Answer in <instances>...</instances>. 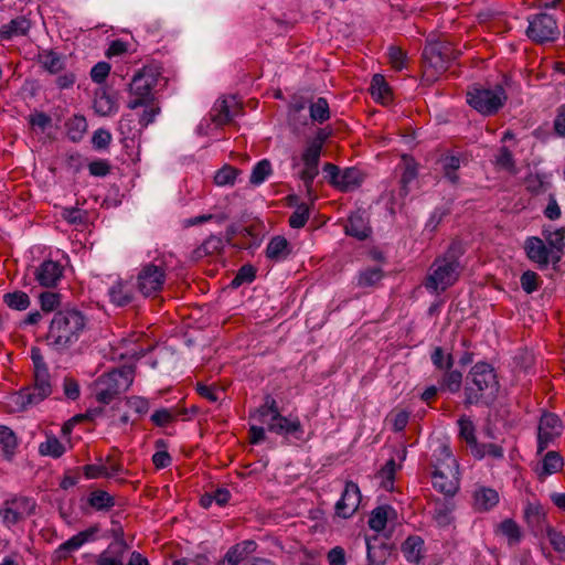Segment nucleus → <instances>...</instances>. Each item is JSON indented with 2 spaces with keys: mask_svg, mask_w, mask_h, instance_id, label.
Returning a JSON list of instances; mask_svg holds the SVG:
<instances>
[{
  "mask_svg": "<svg viewBox=\"0 0 565 565\" xmlns=\"http://www.w3.org/2000/svg\"><path fill=\"white\" fill-rule=\"evenodd\" d=\"M499 388L500 384L492 365L478 362L471 367L466 379L465 403L489 405L497 398Z\"/></svg>",
  "mask_w": 565,
  "mask_h": 565,
  "instance_id": "f257e3e1",
  "label": "nucleus"
},
{
  "mask_svg": "<svg viewBox=\"0 0 565 565\" xmlns=\"http://www.w3.org/2000/svg\"><path fill=\"white\" fill-rule=\"evenodd\" d=\"M86 326L84 315L75 309L57 311L46 334L47 344L57 351L76 343Z\"/></svg>",
  "mask_w": 565,
  "mask_h": 565,
  "instance_id": "f03ea898",
  "label": "nucleus"
},
{
  "mask_svg": "<svg viewBox=\"0 0 565 565\" xmlns=\"http://www.w3.org/2000/svg\"><path fill=\"white\" fill-rule=\"evenodd\" d=\"M460 246L451 244L447 252L431 263L424 286L431 292H444L451 287L460 276Z\"/></svg>",
  "mask_w": 565,
  "mask_h": 565,
  "instance_id": "7ed1b4c3",
  "label": "nucleus"
},
{
  "mask_svg": "<svg viewBox=\"0 0 565 565\" xmlns=\"http://www.w3.org/2000/svg\"><path fill=\"white\" fill-rule=\"evenodd\" d=\"M436 462L431 476L434 488L447 497L459 489V466L449 446L441 444L435 451Z\"/></svg>",
  "mask_w": 565,
  "mask_h": 565,
  "instance_id": "20e7f679",
  "label": "nucleus"
},
{
  "mask_svg": "<svg viewBox=\"0 0 565 565\" xmlns=\"http://www.w3.org/2000/svg\"><path fill=\"white\" fill-rule=\"evenodd\" d=\"M53 387L47 371H35L31 386L24 387L11 394L8 398L10 412H24L29 407L38 405L52 394Z\"/></svg>",
  "mask_w": 565,
  "mask_h": 565,
  "instance_id": "39448f33",
  "label": "nucleus"
},
{
  "mask_svg": "<svg viewBox=\"0 0 565 565\" xmlns=\"http://www.w3.org/2000/svg\"><path fill=\"white\" fill-rule=\"evenodd\" d=\"M134 382V371L130 367L114 369L100 375L93 384L95 399L108 405L120 393L127 391Z\"/></svg>",
  "mask_w": 565,
  "mask_h": 565,
  "instance_id": "423d86ee",
  "label": "nucleus"
},
{
  "mask_svg": "<svg viewBox=\"0 0 565 565\" xmlns=\"http://www.w3.org/2000/svg\"><path fill=\"white\" fill-rule=\"evenodd\" d=\"M159 75L154 67L145 66L132 76L128 86L127 108L137 109L148 102L156 100L153 89L158 84Z\"/></svg>",
  "mask_w": 565,
  "mask_h": 565,
  "instance_id": "0eeeda50",
  "label": "nucleus"
},
{
  "mask_svg": "<svg viewBox=\"0 0 565 565\" xmlns=\"http://www.w3.org/2000/svg\"><path fill=\"white\" fill-rule=\"evenodd\" d=\"M167 281V267L163 260L141 265L136 276V288L143 297H157Z\"/></svg>",
  "mask_w": 565,
  "mask_h": 565,
  "instance_id": "6e6552de",
  "label": "nucleus"
},
{
  "mask_svg": "<svg viewBox=\"0 0 565 565\" xmlns=\"http://www.w3.org/2000/svg\"><path fill=\"white\" fill-rule=\"evenodd\" d=\"M507 100V94L502 86L493 88L473 86L467 92V103L478 113L489 116L495 114Z\"/></svg>",
  "mask_w": 565,
  "mask_h": 565,
  "instance_id": "1a4fd4ad",
  "label": "nucleus"
},
{
  "mask_svg": "<svg viewBox=\"0 0 565 565\" xmlns=\"http://www.w3.org/2000/svg\"><path fill=\"white\" fill-rule=\"evenodd\" d=\"M525 34L532 42L544 44L556 41L561 31L554 15L540 12L527 17Z\"/></svg>",
  "mask_w": 565,
  "mask_h": 565,
  "instance_id": "9d476101",
  "label": "nucleus"
},
{
  "mask_svg": "<svg viewBox=\"0 0 565 565\" xmlns=\"http://www.w3.org/2000/svg\"><path fill=\"white\" fill-rule=\"evenodd\" d=\"M36 507V502L29 497H15L7 500L0 509V516L7 526H12L31 515Z\"/></svg>",
  "mask_w": 565,
  "mask_h": 565,
  "instance_id": "9b49d317",
  "label": "nucleus"
},
{
  "mask_svg": "<svg viewBox=\"0 0 565 565\" xmlns=\"http://www.w3.org/2000/svg\"><path fill=\"white\" fill-rule=\"evenodd\" d=\"M537 430V454H542L551 443L561 436L563 424L556 414L543 413Z\"/></svg>",
  "mask_w": 565,
  "mask_h": 565,
  "instance_id": "f8f14e48",
  "label": "nucleus"
},
{
  "mask_svg": "<svg viewBox=\"0 0 565 565\" xmlns=\"http://www.w3.org/2000/svg\"><path fill=\"white\" fill-rule=\"evenodd\" d=\"M321 152L317 147L307 143L300 157L303 167L298 172V177L303 182L308 194H311L313 181L319 174Z\"/></svg>",
  "mask_w": 565,
  "mask_h": 565,
  "instance_id": "ddd939ff",
  "label": "nucleus"
},
{
  "mask_svg": "<svg viewBox=\"0 0 565 565\" xmlns=\"http://www.w3.org/2000/svg\"><path fill=\"white\" fill-rule=\"evenodd\" d=\"M452 57L451 47L444 42H429L423 51L425 63L436 72H443Z\"/></svg>",
  "mask_w": 565,
  "mask_h": 565,
  "instance_id": "4468645a",
  "label": "nucleus"
},
{
  "mask_svg": "<svg viewBox=\"0 0 565 565\" xmlns=\"http://www.w3.org/2000/svg\"><path fill=\"white\" fill-rule=\"evenodd\" d=\"M523 248L529 260L534 263L539 269H545L553 264V254L545 242L537 236H529L524 241Z\"/></svg>",
  "mask_w": 565,
  "mask_h": 565,
  "instance_id": "2eb2a0df",
  "label": "nucleus"
},
{
  "mask_svg": "<svg viewBox=\"0 0 565 565\" xmlns=\"http://www.w3.org/2000/svg\"><path fill=\"white\" fill-rule=\"evenodd\" d=\"M241 111V106L235 96L218 98L211 111V120L218 127L230 124Z\"/></svg>",
  "mask_w": 565,
  "mask_h": 565,
  "instance_id": "dca6fc26",
  "label": "nucleus"
},
{
  "mask_svg": "<svg viewBox=\"0 0 565 565\" xmlns=\"http://www.w3.org/2000/svg\"><path fill=\"white\" fill-rule=\"evenodd\" d=\"M361 502V493L356 483L347 482L340 500L335 504L338 516L348 519L354 514Z\"/></svg>",
  "mask_w": 565,
  "mask_h": 565,
  "instance_id": "f3484780",
  "label": "nucleus"
},
{
  "mask_svg": "<svg viewBox=\"0 0 565 565\" xmlns=\"http://www.w3.org/2000/svg\"><path fill=\"white\" fill-rule=\"evenodd\" d=\"M140 107L143 108L142 114L140 115L138 120L140 128L137 129L136 132H134L129 127V125L132 122V119H130L129 116H124L119 122V130L122 135L135 138L136 134H140L142 129L152 124L157 115L160 113V107L158 106L156 100L148 102L147 104L141 105Z\"/></svg>",
  "mask_w": 565,
  "mask_h": 565,
  "instance_id": "a211bd4d",
  "label": "nucleus"
},
{
  "mask_svg": "<svg viewBox=\"0 0 565 565\" xmlns=\"http://www.w3.org/2000/svg\"><path fill=\"white\" fill-rule=\"evenodd\" d=\"M64 268L55 260L46 259L42 262L34 270V278L40 286L53 288L63 277Z\"/></svg>",
  "mask_w": 565,
  "mask_h": 565,
  "instance_id": "6ab92c4d",
  "label": "nucleus"
},
{
  "mask_svg": "<svg viewBox=\"0 0 565 565\" xmlns=\"http://www.w3.org/2000/svg\"><path fill=\"white\" fill-rule=\"evenodd\" d=\"M96 533V529H87L72 536L64 543H62L53 553L55 561L66 559L71 553L79 550L85 543L93 539Z\"/></svg>",
  "mask_w": 565,
  "mask_h": 565,
  "instance_id": "aec40b11",
  "label": "nucleus"
},
{
  "mask_svg": "<svg viewBox=\"0 0 565 565\" xmlns=\"http://www.w3.org/2000/svg\"><path fill=\"white\" fill-rule=\"evenodd\" d=\"M96 533V529H87L72 536L64 543H62L53 553L55 561L66 559L71 553L79 550L85 543L93 539Z\"/></svg>",
  "mask_w": 565,
  "mask_h": 565,
  "instance_id": "412c9836",
  "label": "nucleus"
},
{
  "mask_svg": "<svg viewBox=\"0 0 565 565\" xmlns=\"http://www.w3.org/2000/svg\"><path fill=\"white\" fill-rule=\"evenodd\" d=\"M121 471V463L114 460L110 456H108L104 462L86 465L83 467V472L87 479H97L102 477L111 478Z\"/></svg>",
  "mask_w": 565,
  "mask_h": 565,
  "instance_id": "4be33fe9",
  "label": "nucleus"
},
{
  "mask_svg": "<svg viewBox=\"0 0 565 565\" xmlns=\"http://www.w3.org/2000/svg\"><path fill=\"white\" fill-rule=\"evenodd\" d=\"M365 542L369 565H385L391 555L390 547L377 536Z\"/></svg>",
  "mask_w": 565,
  "mask_h": 565,
  "instance_id": "5701e85b",
  "label": "nucleus"
},
{
  "mask_svg": "<svg viewBox=\"0 0 565 565\" xmlns=\"http://www.w3.org/2000/svg\"><path fill=\"white\" fill-rule=\"evenodd\" d=\"M110 302L124 307L132 302L135 292L130 282L118 279L108 289Z\"/></svg>",
  "mask_w": 565,
  "mask_h": 565,
  "instance_id": "b1692460",
  "label": "nucleus"
},
{
  "mask_svg": "<svg viewBox=\"0 0 565 565\" xmlns=\"http://www.w3.org/2000/svg\"><path fill=\"white\" fill-rule=\"evenodd\" d=\"M268 429L278 435H295L297 437L303 433L298 418H288L281 414L268 423Z\"/></svg>",
  "mask_w": 565,
  "mask_h": 565,
  "instance_id": "393cba45",
  "label": "nucleus"
},
{
  "mask_svg": "<svg viewBox=\"0 0 565 565\" xmlns=\"http://www.w3.org/2000/svg\"><path fill=\"white\" fill-rule=\"evenodd\" d=\"M563 466V457L557 451L551 450L544 455L541 465L535 468V472L543 481L546 477L561 471Z\"/></svg>",
  "mask_w": 565,
  "mask_h": 565,
  "instance_id": "a878e982",
  "label": "nucleus"
},
{
  "mask_svg": "<svg viewBox=\"0 0 565 565\" xmlns=\"http://www.w3.org/2000/svg\"><path fill=\"white\" fill-rule=\"evenodd\" d=\"M543 236L545 238V244L548 248H551V252L553 254V265H556L561 262L563 254H564V247H565V230L564 228H557L555 231H543Z\"/></svg>",
  "mask_w": 565,
  "mask_h": 565,
  "instance_id": "bb28decb",
  "label": "nucleus"
},
{
  "mask_svg": "<svg viewBox=\"0 0 565 565\" xmlns=\"http://www.w3.org/2000/svg\"><path fill=\"white\" fill-rule=\"evenodd\" d=\"M30 29V20L25 17H18L0 28V39L9 41L13 38L23 36Z\"/></svg>",
  "mask_w": 565,
  "mask_h": 565,
  "instance_id": "cd10ccee",
  "label": "nucleus"
},
{
  "mask_svg": "<svg viewBox=\"0 0 565 565\" xmlns=\"http://www.w3.org/2000/svg\"><path fill=\"white\" fill-rule=\"evenodd\" d=\"M265 253L268 259L281 262L290 255L291 247L284 236H275L267 244Z\"/></svg>",
  "mask_w": 565,
  "mask_h": 565,
  "instance_id": "c85d7f7f",
  "label": "nucleus"
},
{
  "mask_svg": "<svg viewBox=\"0 0 565 565\" xmlns=\"http://www.w3.org/2000/svg\"><path fill=\"white\" fill-rule=\"evenodd\" d=\"M499 503V494L492 488L480 487L473 493V504L478 511H489Z\"/></svg>",
  "mask_w": 565,
  "mask_h": 565,
  "instance_id": "c756f323",
  "label": "nucleus"
},
{
  "mask_svg": "<svg viewBox=\"0 0 565 565\" xmlns=\"http://www.w3.org/2000/svg\"><path fill=\"white\" fill-rule=\"evenodd\" d=\"M364 180L363 172L354 167L341 170L337 188L341 191H351L361 185Z\"/></svg>",
  "mask_w": 565,
  "mask_h": 565,
  "instance_id": "7c9ffc66",
  "label": "nucleus"
},
{
  "mask_svg": "<svg viewBox=\"0 0 565 565\" xmlns=\"http://www.w3.org/2000/svg\"><path fill=\"white\" fill-rule=\"evenodd\" d=\"M306 104L302 100L294 102L289 106L288 124L295 132H300L308 125V117L303 113Z\"/></svg>",
  "mask_w": 565,
  "mask_h": 565,
  "instance_id": "2f4dec72",
  "label": "nucleus"
},
{
  "mask_svg": "<svg viewBox=\"0 0 565 565\" xmlns=\"http://www.w3.org/2000/svg\"><path fill=\"white\" fill-rule=\"evenodd\" d=\"M344 231L347 235L355 237L360 241L365 239L370 233L366 221L361 214L358 213L350 215L344 226Z\"/></svg>",
  "mask_w": 565,
  "mask_h": 565,
  "instance_id": "473e14b6",
  "label": "nucleus"
},
{
  "mask_svg": "<svg viewBox=\"0 0 565 565\" xmlns=\"http://www.w3.org/2000/svg\"><path fill=\"white\" fill-rule=\"evenodd\" d=\"M424 541L419 536H409L402 545L407 562L418 564L423 558Z\"/></svg>",
  "mask_w": 565,
  "mask_h": 565,
  "instance_id": "72a5a7b5",
  "label": "nucleus"
},
{
  "mask_svg": "<svg viewBox=\"0 0 565 565\" xmlns=\"http://www.w3.org/2000/svg\"><path fill=\"white\" fill-rule=\"evenodd\" d=\"M393 515H395V510L392 507H377L371 512L369 526L375 532H381L385 529L388 519Z\"/></svg>",
  "mask_w": 565,
  "mask_h": 565,
  "instance_id": "f704fd0d",
  "label": "nucleus"
},
{
  "mask_svg": "<svg viewBox=\"0 0 565 565\" xmlns=\"http://www.w3.org/2000/svg\"><path fill=\"white\" fill-rule=\"evenodd\" d=\"M94 108L102 116H110L118 109V105L113 96L100 89L95 94Z\"/></svg>",
  "mask_w": 565,
  "mask_h": 565,
  "instance_id": "c9c22d12",
  "label": "nucleus"
},
{
  "mask_svg": "<svg viewBox=\"0 0 565 565\" xmlns=\"http://www.w3.org/2000/svg\"><path fill=\"white\" fill-rule=\"evenodd\" d=\"M65 452V446L53 434H46L45 441L39 445V454L52 458H60Z\"/></svg>",
  "mask_w": 565,
  "mask_h": 565,
  "instance_id": "e433bc0d",
  "label": "nucleus"
},
{
  "mask_svg": "<svg viewBox=\"0 0 565 565\" xmlns=\"http://www.w3.org/2000/svg\"><path fill=\"white\" fill-rule=\"evenodd\" d=\"M39 62L43 68L51 74H56L64 68V61L62 56L51 50H44L39 54Z\"/></svg>",
  "mask_w": 565,
  "mask_h": 565,
  "instance_id": "4c0bfd02",
  "label": "nucleus"
},
{
  "mask_svg": "<svg viewBox=\"0 0 565 565\" xmlns=\"http://www.w3.org/2000/svg\"><path fill=\"white\" fill-rule=\"evenodd\" d=\"M224 247V242L221 236L211 235L206 238L201 246H199L193 252V257L195 259L203 258L205 256H210L218 253Z\"/></svg>",
  "mask_w": 565,
  "mask_h": 565,
  "instance_id": "58836bf2",
  "label": "nucleus"
},
{
  "mask_svg": "<svg viewBox=\"0 0 565 565\" xmlns=\"http://www.w3.org/2000/svg\"><path fill=\"white\" fill-rule=\"evenodd\" d=\"M18 447V438L8 426H0V448L6 458L10 459Z\"/></svg>",
  "mask_w": 565,
  "mask_h": 565,
  "instance_id": "ea45409f",
  "label": "nucleus"
},
{
  "mask_svg": "<svg viewBox=\"0 0 565 565\" xmlns=\"http://www.w3.org/2000/svg\"><path fill=\"white\" fill-rule=\"evenodd\" d=\"M67 137L72 141H79L87 129V122L83 116H73L65 122Z\"/></svg>",
  "mask_w": 565,
  "mask_h": 565,
  "instance_id": "a19ab883",
  "label": "nucleus"
},
{
  "mask_svg": "<svg viewBox=\"0 0 565 565\" xmlns=\"http://www.w3.org/2000/svg\"><path fill=\"white\" fill-rule=\"evenodd\" d=\"M371 95L382 103H387L391 99V88L385 78L381 74H375L371 82Z\"/></svg>",
  "mask_w": 565,
  "mask_h": 565,
  "instance_id": "79ce46f5",
  "label": "nucleus"
},
{
  "mask_svg": "<svg viewBox=\"0 0 565 565\" xmlns=\"http://www.w3.org/2000/svg\"><path fill=\"white\" fill-rule=\"evenodd\" d=\"M461 166V159L457 156H445L441 158V167L445 178L452 184L459 182L458 169Z\"/></svg>",
  "mask_w": 565,
  "mask_h": 565,
  "instance_id": "37998d69",
  "label": "nucleus"
},
{
  "mask_svg": "<svg viewBox=\"0 0 565 565\" xmlns=\"http://www.w3.org/2000/svg\"><path fill=\"white\" fill-rule=\"evenodd\" d=\"M3 302L13 310H25L29 308L31 301L26 292L15 290L13 292H7L3 295Z\"/></svg>",
  "mask_w": 565,
  "mask_h": 565,
  "instance_id": "c03bdc74",
  "label": "nucleus"
},
{
  "mask_svg": "<svg viewBox=\"0 0 565 565\" xmlns=\"http://www.w3.org/2000/svg\"><path fill=\"white\" fill-rule=\"evenodd\" d=\"M524 516L529 525L541 527L546 520V513L542 504L527 503L524 509Z\"/></svg>",
  "mask_w": 565,
  "mask_h": 565,
  "instance_id": "a18cd8bd",
  "label": "nucleus"
},
{
  "mask_svg": "<svg viewBox=\"0 0 565 565\" xmlns=\"http://www.w3.org/2000/svg\"><path fill=\"white\" fill-rule=\"evenodd\" d=\"M471 454L477 459H482L486 456H490L494 459L503 458L504 451L503 448L497 444H479L477 443L475 447L471 449Z\"/></svg>",
  "mask_w": 565,
  "mask_h": 565,
  "instance_id": "49530a36",
  "label": "nucleus"
},
{
  "mask_svg": "<svg viewBox=\"0 0 565 565\" xmlns=\"http://www.w3.org/2000/svg\"><path fill=\"white\" fill-rule=\"evenodd\" d=\"M525 188L532 194L545 193L551 186L550 181L544 174L531 173L525 178Z\"/></svg>",
  "mask_w": 565,
  "mask_h": 565,
  "instance_id": "de8ad7c7",
  "label": "nucleus"
},
{
  "mask_svg": "<svg viewBox=\"0 0 565 565\" xmlns=\"http://www.w3.org/2000/svg\"><path fill=\"white\" fill-rule=\"evenodd\" d=\"M88 503L98 511L109 510L115 505V499L104 490H95L89 494Z\"/></svg>",
  "mask_w": 565,
  "mask_h": 565,
  "instance_id": "09e8293b",
  "label": "nucleus"
},
{
  "mask_svg": "<svg viewBox=\"0 0 565 565\" xmlns=\"http://www.w3.org/2000/svg\"><path fill=\"white\" fill-rule=\"evenodd\" d=\"M310 118L313 121L322 124L330 118L329 104L326 98L319 97L309 106Z\"/></svg>",
  "mask_w": 565,
  "mask_h": 565,
  "instance_id": "8fccbe9b",
  "label": "nucleus"
},
{
  "mask_svg": "<svg viewBox=\"0 0 565 565\" xmlns=\"http://www.w3.org/2000/svg\"><path fill=\"white\" fill-rule=\"evenodd\" d=\"M271 163L268 159L258 161L250 173L249 182L253 185H260L271 174Z\"/></svg>",
  "mask_w": 565,
  "mask_h": 565,
  "instance_id": "3c124183",
  "label": "nucleus"
},
{
  "mask_svg": "<svg viewBox=\"0 0 565 565\" xmlns=\"http://www.w3.org/2000/svg\"><path fill=\"white\" fill-rule=\"evenodd\" d=\"M546 537L558 554L559 559L565 561V535L552 526H546Z\"/></svg>",
  "mask_w": 565,
  "mask_h": 565,
  "instance_id": "603ef678",
  "label": "nucleus"
},
{
  "mask_svg": "<svg viewBox=\"0 0 565 565\" xmlns=\"http://www.w3.org/2000/svg\"><path fill=\"white\" fill-rule=\"evenodd\" d=\"M462 383V374L457 370H447L440 381V390L449 391L450 393H457Z\"/></svg>",
  "mask_w": 565,
  "mask_h": 565,
  "instance_id": "864d4df0",
  "label": "nucleus"
},
{
  "mask_svg": "<svg viewBox=\"0 0 565 565\" xmlns=\"http://www.w3.org/2000/svg\"><path fill=\"white\" fill-rule=\"evenodd\" d=\"M458 426H459V436L467 443V445L469 446L470 450L475 447V445L478 443L477 438H476V428H475V425L473 423L467 418V417H461L459 420H458Z\"/></svg>",
  "mask_w": 565,
  "mask_h": 565,
  "instance_id": "5fc2aeb1",
  "label": "nucleus"
},
{
  "mask_svg": "<svg viewBox=\"0 0 565 565\" xmlns=\"http://www.w3.org/2000/svg\"><path fill=\"white\" fill-rule=\"evenodd\" d=\"M178 415L174 408H160L151 415L150 419L158 427H167L177 420Z\"/></svg>",
  "mask_w": 565,
  "mask_h": 565,
  "instance_id": "6e6d98bb",
  "label": "nucleus"
},
{
  "mask_svg": "<svg viewBox=\"0 0 565 565\" xmlns=\"http://www.w3.org/2000/svg\"><path fill=\"white\" fill-rule=\"evenodd\" d=\"M383 278V271L380 267H372L362 270L358 276V286L360 287H372L381 281Z\"/></svg>",
  "mask_w": 565,
  "mask_h": 565,
  "instance_id": "4d7b16f0",
  "label": "nucleus"
},
{
  "mask_svg": "<svg viewBox=\"0 0 565 565\" xmlns=\"http://www.w3.org/2000/svg\"><path fill=\"white\" fill-rule=\"evenodd\" d=\"M434 366L440 371L452 369L454 358L450 353H446L443 348L436 347L430 355Z\"/></svg>",
  "mask_w": 565,
  "mask_h": 565,
  "instance_id": "13d9d810",
  "label": "nucleus"
},
{
  "mask_svg": "<svg viewBox=\"0 0 565 565\" xmlns=\"http://www.w3.org/2000/svg\"><path fill=\"white\" fill-rule=\"evenodd\" d=\"M500 532L508 539L510 545H514L521 540L520 526L511 519L501 522Z\"/></svg>",
  "mask_w": 565,
  "mask_h": 565,
  "instance_id": "bf43d9fd",
  "label": "nucleus"
},
{
  "mask_svg": "<svg viewBox=\"0 0 565 565\" xmlns=\"http://www.w3.org/2000/svg\"><path fill=\"white\" fill-rule=\"evenodd\" d=\"M239 171L231 166H224L214 175L215 184L220 186L233 185Z\"/></svg>",
  "mask_w": 565,
  "mask_h": 565,
  "instance_id": "052dcab7",
  "label": "nucleus"
},
{
  "mask_svg": "<svg viewBox=\"0 0 565 565\" xmlns=\"http://www.w3.org/2000/svg\"><path fill=\"white\" fill-rule=\"evenodd\" d=\"M520 284L523 291L532 294L541 287L542 280L535 271L526 270L521 275Z\"/></svg>",
  "mask_w": 565,
  "mask_h": 565,
  "instance_id": "680f3d73",
  "label": "nucleus"
},
{
  "mask_svg": "<svg viewBox=\"0 0 565 565\" xmlns=\"http://www.w3.org/2000/svg\"><path fill=\"white\" fill-rule=\"evenodd\" d=\"M310 211L306 203L299 204L289 217V225L292 228H301L309 220Z\"/></svg>",
  "mask_w": 565,
  "mask_h": 565,
  "instance_id": "e2e57ef3",
  "label": "nucleus"
},
{
  "mask_svg": "<svg viewBox=\"0 0 565 565\" xmlns=\"http://www.w3.org/2000/svg\"><path fill=\"white\" fill-rule=\"evenodd\" d=\"M262 422H265V417L270 416V420L277 418L280 415L278 404L271 396L265 397L264 404L257 411Z\"/></svg>",
  "mask_w": 565,
  "mask_h": 565,
  "instance_id": "0e129e2a",
  "label": "nucleus"
},
{
  "mask_svg": "<svg viewBox=\"0 0 565 565\" xmlns=\"http://www.w3.org/2000/svg\"><path fill=\"white\" fill-rule=\"evenodd\" d=\"M417 178V167L414 162H407L403 174L401 177V192L403 195H407L409 191V184L413 183Z\"/></svg>",
  "mask_w": 565,
  "mask_h": 565,
  "instance_id": "69168bd1",
  "label": "nucleus"
},
{
  "mask_svg": "<svg viewBox=\"0 0 565 565\" xmlns=\"http://www.w3.org/2000/svg\"><path fill=\"white\" fill-rule=\"evenodd\" d=\"M495 163H497V166H499L500 168H502L507 171H510V172L515 171V162L513 159V154L509 150L508 147H502L500 149V151L497 156V159H495Z\"/></svg>",
  "mask_w": 565,
  "mask_h": 565,
  "instance_id": "338daca9",
  "label": "nucleus"
},
{
  "mask_svg": "<svg viewBox=\"0 0 565 565\" xmlns=\"http://www.w3.org/2000/svg\"><path fill=\"white\" fill-rule=\"evenodd\" d=\"M126 405L138 415H146L150 409L149 401L142 396H129Z\"/></svg>",
  "mask_w": 565,
  "mask_h": 565,
  "instance_id": "774afa93",
  "label": "nucleus"
}]
</instances>
